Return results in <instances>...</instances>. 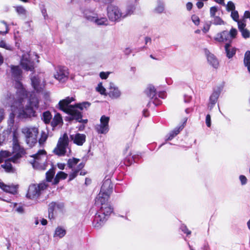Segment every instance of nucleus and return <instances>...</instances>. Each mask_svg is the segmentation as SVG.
Here are the masks:
<instances>
[{
    "label": "nucleus",
    "instance_id": "28",
    "mask_svg": "<svg viewBox=\"0 0 250 250\" xmlns=\"http://www.w3.org/2000/svg\"><path fill=\"white\" fill-rule=\"evenodd\" d=\"M184 128L183 125H181L178 127L175 128L173 131L169 133V136L167 139V141L171 140L175 136H176L181 130Z\"/></svg>",
    "mask_w": 250,
    "mask_h": 250
},
{
    "label": "nucleus",
    "instance_id": "17",
    "mask_svg": "<svg viewBox=\"0 0 250 250\" xmlns=\"http://www.w3.org/2000/svg\"><path fill=\"white\" fill-rule=\"evenodd\" d=\"M33 160H31L30 162H36L41 161V164H43V163H46L47 159L46 152L44 150H40L38 152L33 155L32 156Z\"/></svg>",
    "mask_w": 250,
    "mask_h": 250
},
{
    "label": "nucleus",
    "instance_id": "11",
    "mask_svg": "<svg viewBox=\"0 0 250 250\" xmlns=\"http://www.w3.org/2000/svg\"><path fill=\"white\" fill-rule=\"evenodd\" d=\"M0 188L6 192L15 195L18 193V185H6L0 179Z\"/></svg>",
    "mask_w": 250,
    "mask_h": 250
},
{
    "label": "nucleus",
    "instance_id": "53",
    "mask_svg": "<svg viewBox=\"0 0 250 250\" xmlns=\"http://www.w3.org/2000/svg\"><path fill=\"white\" fill-rule=\"evenodd\" d=\"M206 123L208 127H210V125H211V119H210V116L208 114L207 115V116H206Z\"/></svg>",
    "mask_w": 250,
    "mask_h": 250
},
{
    "label": "nucleus",
    "instance_id": "41",
    "mask_svg": "<svg viewBox=\"0 0 250 250\" xmlns=\"http://www.w3.org/2000/svg\"><path fill=\"white\" fill-rule=\"evenodd\" d=\"M16 12L20 15L25 16L27 13L26 9L21 6H17L16 8Z\"/></svg>",
    "mask_w": 250,
    "mask_h": 250
},
{
    "label": "nucleus",
    "instance_id": "2",
    "mask_svg": "<svg viewBox=\"0 0 250 250\" xmlns=\"http://www.w3.org/2000/svg\"><path fill=\"white\" fill-rule=\"evenodd\" d=\"M74 101L73 98L67 97L63 99L59 103L60 109L64 112L69 114L72 116V119H74L79 122L86 123L87 120L82 119V114L78 108L83 110L84 108H87L89 106L90 104L88 102H84L82 104H77L75 106L69 105V104Z\"/></svg>",
    "mask_w": 250,
    "mask_h": 250
},
{
    "label": "nucleus",
    "instance_id": "64",
    "mask_svg": "<svg viewBox=\"0 0 250 250\" xmlns=\"http://www.w3.org/2000/svg\"><path fill=\"white\" fill-rule=\"evenodd\" d=\"M237 21H238L240 23H246V18H245L243 17V18L242 19H241L240 20H238Z\"/></svg>",
    "mask_w": 250,
    "mask_h": 250
},
{
    "label": "nucleus",
    "instance_id": "56",
    "mask_svg": "<svg viewBox=\"0 0 250 250\" xmlns=\"http://www.w3.org/2000/svg\"><path fill=\"white\" fill-rule=\"evenodd\" d=\"M16 210L19 213H22L24 211L23 208L21 206H19L17 208Z\"/></svg>",
    "mask_w": 250,
    "mask_h": 250
},
{
    "label": "nucleus",
    "instance_id": "36",
    "mask_svg": "<svg viewBox=\"0 0 250 250\" xmlns=\"http://www.w3.org/2000/svg\"><path fill=\"white\" fill-rule=\"evenodd\" d=\"M80 160L76 158L69 159L67 162V165L69 168H73L79 162Z\"/></svg>",
    "mask_w": 250,
    "mask_h": 250
},
{
    "label": "nucleus",
    "instance_id": "47",
    "mask_svg": "<svg viewBox=\"0 0 250 250\" xmlns=\"http://www.w3.org/2000/svg\"><path fill=\"white\" fill-rule=\"evenodd\" d=\"M55 174L53 170H50L46 172V179L48 181H51Z\"/></svg>",
    "mask_w": 250,
    "mask_h": 250
},
{
    "label": "nucleus",
    "instance_id": "51",
    "mask_svg": "<svg viewBox=\"0 0 250 250\" xmlns=\"http://www.w3.org/2000/svg\"><path fill=\"white\" fill-rule=\"evenodd\" d=\"M110 73L109 72H101L100 73V77L102 79H106L108 78Z\"/></svg>",
    "mask_w": 250,
    "mask_h": 250
},
{
    "label": "nucleus",
    "instance_id": "35",
    "mask_svg": "<svg viewBox=\"0 0 250 250\" xmlns=\"http://www.w3.org/2000/svg\"><path fill=\"white\" fill-rule=\"evenodd\" d=\"M52 116L49 111H46L43 113L42 115V120L45 124H48L51 119Z\"/></svg>",
    "mask_w": 250,
    "mask_h": 250
},
{
    "label": "nucleus",
    "instance_id": "27",
    "mask_svg": "<svg viewBox=\"0 0 250 250\" xmlns=\"http://www.w3.org/2000/svg\"><path fill=\"white\" fill-rule=\"evenodd\" d=\"M244 64L250 73V51H247L244 55Z\"/></svg>",
    "mask_w": 250,
    "mask_h": 250
},
{
    "label": "nucleus",
    "instance_id": "58",
    "mask_svg": "<svg viewBox=\"0 0 250 250\" xmlns=\"http://www.w3.org/2000/svg\"><path fill=\"white\" fill-rule=\"evenodd\" d=\"M183 231H184L185 233H187V234H190L191 232L190 231L188 230L186 227H184L182 229Z\"/></svg>",
    "mask_w": 250,
    "mask_h": 250
},
{
    "label": "nucleus",
    "instance_id": "15",
    "mask_svg": "<svg viewBox=\"0 0 250 250\" xmlns=\"http://www.w3.org/2000/svg\"><path fill=\"white\" fill-rule=\"evenodd\" d=\"M112 188L113 185L111 180L109 179H106L103 183L100 193L108 194L109 196L112 192Z\"/></svg>",
    "mask_w": 250,
    "mask_h": 250
},
{
    "label": "nucleus",
    "instance_id": "40",
    "mask_svg": "<svg viewBox=\"0 0 250 250\" xmlns=\"http://www.w3.org/2000/svg\"><path fill=\"white\" fill-rule=\"evenodd\" d=\"M63 207L62 204H58L56 202H52L49 204V210H54L57 208H61Z\"/></svg>",
    "mask_w": 250,
    "mask_h": 250
},
{
    "label": "nucleus",
    "instance_id": "32",
    "mask_svg": "<svg viewBox=\"0 0 250 250\" xmlns=\"http://www.w3.org/2000/svg\"><path fill=\"white\" fill-rule=\"evenodd\" d=\"M135 10V7L133 5H129L126 6L125 9L123 12V14L125 15V18L128 16H130L133 13Z\"/></svg>",
    "mask_w": 250,
    "mask_h": 250
},
{
    "label": "nucleus",
    "instance_id": "21",
    "mask_svg": "<svg viewBox=\"0 0 250 250\" xmlns=\"http://www.w3.org/2000/svg\"><path fill=\"white\" fill-rule=\"evenodd\" d=\"M70 137L74 143L79 146L83 145L85 141V136L83 134L77 133L75 135H71Z\"/></svg>",
    "mask_w": 250,
    "mask_h": 250
},
{
    "label": "nucleus",
    "instance_id": "39",
    "mask_svg": "<svg viewBox=\"0 0 250 250\" xmlns=\"http://www.w3.org/2000/svg\"><path fill=\"white\" fill-rule=\"evenodd\" d=\"M164 9L165 6L164 3L161 2H159L155 8L154 11L156 13H161L164 11Z\"/></svg>",
    "mask_w": 250,
    "mask_h": 250
},
{
    "label": "nucleus",
    "instance_id": "25",
    "mask_svg": "<svg viewBox=\"0 0 250 250\" xmlns=\"http://www.w3.org/2000/svg\"><path fill=\"white\" fill-rule=\"evenodd\" d=\"M225 48L227 56L229 58H232L236 53V48L231 46L229 43L226 44Z\"/></svg>",
    "mask_w": 250,
    "mask_h": 250
},
{
    "label": "nucleus",
    "instance_id": "1",
    "mask_svg": "<svg viewBox=\"0 0 250 250\" xmlns=\"http://www.w3.org/2000/svg\"><path fill=\"white\" fill-rule=\"evenodd\" d=\"M11 70L12 76L16 82L15 87L17 91L16 95L7 94L3 103L5 106L11 107L12 113L9 116V119L11 123H13L14 116L16 114L20 118L34 116L35 110L39 107V100L37 97H33L29 100L25 107L22 106V103L27 97V94L20 82L21 78V71L19 66H12Z\"/></svg>",
    "mask_w": 250,
    "mask_h": 250
},
{
    "label": "nucleus",
    "instance_id": "23",
    "mask_svg": "<svg viewBox=\"0 0 250 250\" xmlns=\"http://www.w3.org/2000/svg\"><path fill=\"white\" fill-rule=\"evenodd\" d=\"M145 92L149 98L153 99L156 94V90L153 85L149 84L146 89Z\"/></svg>",
    "mask_w": 250,
    "mask_h": 250
},
{
    "label": "nucleus",
    "instance_id": "20",
    "mask_svg": "<svg viewBox=\"0 0 250 250\" xmlns=\"http://www.w3.org/2000/svg\"><path fill=\"white\" fill-rule=\"evenodd\" d=\"M214 39L215 41L219 42H223L229 40V32L227 31H223L216 35Z\"/></svg>",
    "mask_w": 250,
    "mask_h": 250
},
{
    "label": "nucleus",
    "instance_id": "14",
    "mask_svg": "<svg viewBox=\"0 0 250 250\" xmlns=\"http://www.w3.org/2000/svg\"><path fill=\"white\" fill-rule=\"evenodd\" d=\"M204 52L208 63L215 68H218L219 66V62L215 56L207 49L204 50Z\"/></svg>",
    "mask_w": 250,
    "mask_h": 250
},
{
    "label": "nucleus",
    "instance_id": "45",
    "mask_svg": "<svg viewBox=\"0 0 250 250\" xmlns=\"http://www.w3.org/2000/svg\"><path fill=\"white\" fill-rule=\"evenodd\" d=\"M240 32L244 38L247 39L250 37V31L247 28L243 29Z\"/></svg>",
    "mask_w": 250,
    "mask_h": 250
},
{
    "label": "nucleus",
    "instance_id": "18",
    "mask_svg": "<svg viewBox=\"0 0 250 250\" xmlns=\"http://www.w3.org/2000/svg\"><path fill=\"white\" fill-rule=\"evenodd\" d=\"M109 196L108 194H104L99 193L95 199V204L98 206H106L108 204L107 201Z\"/></svg>",
    "mask_w": 250,
    "mask_h": 250
},
{
    "label": "nucleus",
    "instance_id": "52",
    "mask_svg": "<svg viewBox=\"0 0 250 250\" xmlns=\"http://www.w3.org/2000/svg\"><path fill=\"white\" fill-rule=\"evenodd\" d=\"M238 24V27L240 31L243 29H246V23H240L238 21H236Z\"/></svg>",
    "mask_w": 250,
    "mask_h": 250
},
{
    "label": "nucleus",
    "instance_id": "26",
    "mask_svg": "<svg viewBox=\"0 0 250 250\" xmlns=\"http://www.w3.org/2000/svg\"><path fill=\"white\" fill-rule=\"evenodd\" d=\"M41 160L36 162H30V163L34 168L38 170H44L46 167V162L43 163L42 165L41 164Z\"/></svg>",
    "mask_w": 250,
    "mask_h": 250
},
{
    "label": "nucleus",
    "instance_id": "33",
    "mask_svg": "<svg viewBox=\"0 0 250 250\" xmlns=\"http://www.w3.org/2000/svg\"><path fill=\"white\" fill-rule=\"evenodd\" d=\"M67 174L63 172L60 171L58 172L54 179V183L57 184L59 183L60 179H65L66 178Z\"/></svg>",
    "mask_w": 250,
    "mask_h": 250
},
{
    "label": "nucleus",
    "instance_id": "48",
    "mask_svg": "<svg viewBox=\"0 0 250 250\" xmlns=\"http://www.w3.org/2000/svg\"><path fill=\"white\" fill-rule=\"evenodd\" d=\"M48 137V135L45 132H42L41 134V137L39 140V143L40 144H43L45 142L47 138Z\"/></svg>",
    "mask_w": 250,
    "mask_h": 250
},
{
    "label": "nucleus",
    "instance_id": "63",
    "mask_svg": "<svg viewBox=\"0 0 250 250\" xmlns=\"http://www.w3.org/2000/svg\"><path fill=\"white\" fill-rule=\"evenodd\" d=\"M2 22L4 24V25H5V26L6 31H5V32L0 31V34H6V33H7V32H8V30L7 26L6 24L5 23V22H4V21H2Z\"/></svg>",
    "mask_w": 250,
    "mask_h": 250
},
{
    "label": "nucleus",
    "instance_id": "9",
    "mask_svg": "<svg viewBox=\"0 0 250 250\" xmlns=\"http://www.w3.org/2000/svg\"><path fill=\"white\" fill-rule=\"evenodd\" d=\"M109 117L103 115L100 119V125L97 127V130L99 133L105 134L109 130L108 123Z\"/></svg>",
    "mask_w": 250,
    "mask_h": 250
},
{
    "label": "nucleus",
    "instance_id": "46",
    "mask_svg": "<svg viewBox=\"0 0 250 250\" xmlns=\"http://www.w3.org/2000/svg\"><path fill=\"white\" fill-rule=\"evenodd\" d=\"M231 17L235 21L239 20V14L237 11L234 10L231 11Z\"/></svg>",
    "mask_w": 250,
    "mask_h": 250
},
{
    "label": "nucleus",
    "instance_id": "7",
    "mask_svg": "<svg viewBox=\"0 0 250 250\" xmlns=\"http://www.w3.org/2000/svg\"><path fill=\"white\" fill-rule=\"evenodd\" d=\"M107 15L109 20L113 21L125 18L123 11L115 5H110L107 7Z\"/></svg>",
    "mask_w": 250,
    "mask_h": 250
},
{
    "label": "nucleus",
    "instance_id": "42",
    "mask_svg": "<svg viewBox=\"0 0 250 250\" xmlns=\"http://www.w3.org/2000/svg\"><path fill=\"white\" fill-rule=\"evenodd\" d=\"M226 10L228 11H232L233 10H235L234 3L231 1H229L226 5Z\"/></svg>",
    "mask_w": 250,
    "mask_h": 250
},
{
    "label": "nucleus",
    "instance_id": "22",
    "mask_svg": "<svg viewBox=\"0 0 250 250\" xmlns=\"http://www.w3.org/2000/svg\"><path fill=\"white\" fill-rule=\"evenodd\" d=\"M11 162H12L11 161V157L5 160V164L1 165V167L5 169L6 172L14 173L15 171V169L10 163Z\"/></svg>",
    "mask_w": 250,
    "mask_h": 250
},
{
    "label": "nucleus",
    "instance_id": "62",
    "mask_svg": "<svg viewBox=\"0 0 250 250\" xmlns=\"http://www.w3.org/2000/svg\"><path fill=\"white\" fill-rule=\"evenodd\" d=\"M58 167L60 169H63L65 167V165L62 163H60L58 164Z\"/></svg>",
    "mask_w": 250,
    "mask_h": 250
},
{
    "label": "nucleus",
    "instance_id": "6",
    "mask_svg": "<svg viewBox=\"0 0 250 250\" xmlns=\"http://www.w3.org/2000/svg\"><path fill=\"white\" fill-rule=\"evenodd\" d=\"M47 187V185L44 183L39 185H31L29 186L27 197L30 199H35L39 197L42 191Z\"/></svg>",
    "mask_w": 250,
    "mask_h": 250
},
{
    "label": "nucleus",
    "instance_id": "31",
    "mask_svg": "<svg viewBox=\"0 0 250 250\" xmlns=\"http://www.w3.org/2000/svg\"><path fill=\"white\" fill-rule=\"evenodd\" d=\"M65 230L60 227H58L56 228L54 234V237H58L59 238H62L65 234Z\"/></svg>",
    "mask_w": 250,
    "mask_h": 250
},
{
    "label": "nucleus",
    "instance_id": "49",
    "mask_svg": "<svg viewBox=\"0 0 250 250\" xmlns=\"http://www.w3.org/2000/svg\"><path fill=\"white\" fill-rule=\"evenodd\" d=\"M217 11H218V9L215 6L211 7L210 8V15L211 18L216 16V13H217Z\"/></svg>",
    "mask_w": 250,
    "mask_h": 250
},
{
    "label": "nucleus",
    "instance_id": "24",
    "mask_svg": "<svg viewBox=\"0 0 250 250\" xmlns=\"http://www.w3.org/2000/svg\"><path fill=\"white\" fill-rule=\"evenodd\" d=\"M219 92H214L210 96L209 99V103L208 106L210 110L213 108L214 105L216 104L219 96Z\"/></svg>",
    "mask_w": 250,
    "mask_h": 250
},
{
    "label": "nucleus",
    "instance_id": "50",
    "mask_svg": "<svg viewBox=\"0 0 250 250\" xmlns=\"http://www.w3.org/2000/svg\"><path fill=\"white\" fill-rule=\"evenodd\" d=\"M191 20L195 25H198L199 24L200 19L197 16L194 15H192L191 17Z\"/></svg>",
    "mask_w": 250,
    "mask_h": 250
},
{
    "label": "nucleus",
    "instance_id": "16",
    "mask_svg": "<svg viewBox=\"0 0 250 250\" xmlns=\"http://www.w3.org/2000/svg\"><path fill=\"white\" fill-rule=\"evenodd\" d=\"M85 17L88 20L95 23L98 25H106L108 24V20L104 17L98 18L91 15H86Z\"/></svg>",
    "mask_w": 250,
    "mask_h": 250
},
{
    "label": "nucleus",
    "instance_id": "44",
    "mask_svg": "<svg viewBox=\"0 0 250 250\" xmlns=\"http://www.w3.org/2000/svg\"><path fill=\"white\" fill-rule=\"evenodd\" d=\"M0 47L4 48L7 50H12V47L7 44L4 41H1L0 42Z\"/></svg>",
    "mask_w": 250,
    "mask_h": 250
},
{
    "label": "nucleus",
    "instance_id": "43",
    "mask_svg": "<svg viewBox=\"0 0 250 250\" xmlns=\"http://www.w3.org/2000/svg\"><path fill=\"white\" fill-rule=\"evenodd\" d=\"M237 30L235 28H231L229 33V38H230L231 40L236 38V35H237Z\"/></svg>",
    "mask_w": 250,
    "mask_h": 250
},
{
    "label": "nucleus",
    "instance_id": "54",
    "mask_svg": "<svg viewBox=\"0 0 250 250\" xmlns=\"http://www.w3.org/2000/svg\"><path fill=\"white\" fill-rule=\"evenodd\" d=\"M242 185H244L247 182V178L245 176L241 175L239 177Z\"/></svg>",
    "mask_w": 250,
    "mask_h": 250
},
{
    "label": "nucleus",
    "instance_id": "37",
    "mask_svg": "<svg viewBox=\"0 0 250 250\" xmlns=\"http://www.w3.org/2000/svg\"><path fill=\"white\" fill-rule=\"evenodd\" d=\"M96 91L102 95H106L105 88L103 86L102 83H100L96 88Z\"/></svg>",
    "mask_w": 250,
    "mask_h": 250
},
{
    "label": "nucleus",
    "instance_id": "34",
    "mask_svg": "<svg viewBox=\"0 0 250 250\" xmlns=\"http://www.w3.org/2000/svg\"><path fill=\"white\" fill-rule=\"evenodd\" d=\"M210 22L215 25H223L225 24L224 21L217 16L212 18Z\"/></svg>",
    "mask_w": 250,
    "mask_h": 250
},
{
    "label": "nucleus",
    "instance_id": "61",
    "mask_svg": "<svg viewBox=\"0 0 250 250\" xmlns=\"http://www.w3.org/2000/svg\"><path fill=\"white\" fill-rule=\"evenodd\" d=\"M196 5L199 8H201L204 6V3L202 1H198L196 3Z\"/></svg>",
    "mask_w": 250,
    "mask_h": 250
},
{
    "label": "nucleus",
    "instance_id": "4",
    "mask_svg": "<svg viewBox=\"0 0 250 250\" xmlns=\"http://www.w3.org/2000/svg\"><path fill=\"white\" fill-rule=\"evenodd\" d=\"M21 132L25 136L26 143L29 146L32 147L37 143V135L39 133L37 128L32 126H26L22 128Z\"/></svg>",
    "mask_w": 250,
    "mask_h": 250
},
{
    "label": "nucleus",
    "instance_id": "60",
    "mask_svg": "<svg viewBox=\"0 0 250 250\" xmlns=\"http://www.w3.org/2000/svg\"><path fill=\"white\" fill-rule=\"evenodd\" d=\"M42 15L43 16L44 18L45 19L46 17L47 16L46 9L44 8L42 9Z\"/></svg>",
    "mask_w": 250,
    "mask_h": 250
},
{
    "label": "nucleus",
    "instance_id": "10",
    "mask_svg": "<svg viewBox=\"0 0 250 250\" xmlns=\"http://www.w3.org/2000/svg\"><path fill=\"white\" fill-rule=\"evenodd\" d=\"M23 153V150L21 148L19 144L16 141H14L13 156L11 157V161L14 163H19V159L21 157Z\"/></svg>",
    "mask_w": 250,
    "mask_h": 250
},
{
    "label": "nucleus",
    "instance_id": "3",
    "mask_svg": "<svg viewBox=\"0 0 250 250\" xmlns=\"http://www.w3.org/2000/svg\"><path fill=\"white\" fill-rule=\"evenodd\" d=\"M112 211L113 209L108 204L106 206H102L99 214H97L95 217V227L99 228L102 226L107 220L106 216L109 215Z\"/></svg>",
    "mask_w": 250,
    "mask_h": 250
},
{
    "label": "nucleus",
    "instance_id": "19",
    "mask_svg": "<svg viewBox=\"0 0 250 250\" xmlns=\"http://www.w3.org/2000/svg\"><path fill=\"white\" fill-rule=\"evenodd\" d=\"M21 64L26 70L32 71L34 69L33 62L29 60L28 55L23 56L21 60Z\"/></svg>",
    "mask_w": 250,
    "mask_h": 250
},
{
    "label": "nucleus",
    "instance_id": "5",
    "mask_svg": "<svg viewBox=\"0 0 250 250\" xmlns=\"http://www.w3.org/2000/svg\"><path fill=\"white\" fill-rule=\"evenodd\" d=\"M69 139L67 134L64 133L60 138L57 146L53 150V152L58 156H63L66 153V149L68 148Z\"/></svg>",
    "mask_w": 250,
    "mask_h": 250
},
{
    "label": "nucleus",
    "instance_id": "30",
    "mask_svg": "<svg viewBox=\"0 0 250 250\" xmlns=\"http://www.w3.org/2000/svg\"><path fill=\"white\" fill-rule=\"evenodd\" d=\"M62 122V118L59 114H57L53 119L51 122V125L54 127L61 124Z\"/></svg>",
    "mask_w": 250,
    "mask_h": 250
},
{
    "label": "nucleus",
    "instance_id": "59",
    "mask_svg": "<svg viewBox=\"0 0 250 250\" xmlns=\"http://www.w3.org/2000/svg\"><path fill=\"white\" fill-rule=\"evenodd\" d=\"M187 9L188 10H190L192 7V4L191 2H188L186 5Z\"/></svg>",
    "mask_w": 250,
    "mask_h": 250
},
{
    "label": "nucleus",
    "instance_id": "38",
    "mask_svg": "<svg viewBox=\"0 0 250 250\" xmlns=\"http://www.w3.org/2000/svg\"><path fill=\"white\" fill-rule=\"evenodd\" d=\"M12 156V154L7 151H1L0 152V163H1L5 158Z\"/></svg>",
    "mask_w": 250,
    "mask_h": 250
},
{
    "label": "nucleus",
    "instance_id": "57",
    "mask_svg": "<svg viewBox=\"0 0 250 250\" xmlns=\"http://www.w3.org/2000/svg\"><path fill=\"white\" fill-rule=\"evenodd\" d=\"M209 28H210V25L208 24L204 27L202 30L205 33H206L209 30Z\"/></svg>",
    "mask_w": 250,
    "mask_h": 250
},
{
    "label": "nucleus",
    "instance_id": "13",
    "mask_svg": "<svg viewBox=\"0 0 250 250\" xmlns=\"http://www.w3.org/2000/svg\"><path fill=\"white\" fill-rule=\"evenodd\" d=\"M31 82L33 88L37 92L41 91L45 86L44 81L41 80L38 76L32 78Z\"/></svg>",
    "mask_w": 250,
    "mask_h": 250
},
{
    "label": "nucleus",
    "instance_id": "12",
    "mask_svg": "<svg viewBox=\"0 0 250 250\" xmlns=\"http://www.w3.org/2000/svg\"><path fill=\"white\" fill-rule=\"evenodd\" d=\"M108 92L107 95L112 99H117L121 95V92L117 86L112 82H110L109 84L108 88Z\"/></svg>",
    "mask_w": 250,
    "mask_h": 250
},
{
    "label": "nucleus",
    "instance_id": "8",
    "mask_svg": "<svg viewBox=\"0 0 250 250\" xmlns=\"http://www.w3.org/2000/svg\"><path fill=\"white\" fill-rule=\"evenodd\" d=\"M69 72L67 68L63 66H58L55 68L54 77L60 82H64L68 78Z\"/></svg>",
    "mask_w": 250,
    "mask_h": 250
},
{
    "label": "nucleus",
    "instance_id": "29",
    "mask_svg": "<svg viewBox=\"0 0 250 250\" xmlns=\"http://www.w3.org/2000/svg\"><path fill=\"white\" fill-rule=\"evenodd\" d=\"M84 167L83 163H80L78 165L77 168L75 169H73V172L69 175V180H72L74 179L78 174L79 171L81 170Z\"/></svg>",
    "mask_w": 250,
    "mask_h": 250
},
{
    "label": "nucleus",
    "instance_id": "55",
    "mask_svg": "<svg viewBox=\"0 0 250 250\" xmlns=\"http://www.w3.org/2000/svg\"><path fill=\"white\" fill-rule=\"evenodd\" d=\"M4 117V112L3 109L0 108V122L3 119Z\"/></svg>",
    "mask_w": 250,
    "mask_h": 250
}]
</instances>
